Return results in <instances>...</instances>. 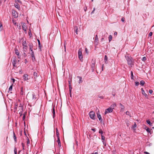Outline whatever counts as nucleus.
<instances>
[{
    "mask_svg": "<svg viewBox=\"0 0 154 154\" xmlns=\"http://www.w3.org/2000/svg\"><path fill=\"white\" fill-rule=\"evenodd\" d=\"M22 45L23 46V48L24 51H26L27 49V45L25 39L23 38H22Z\"/></svg>",
    "mask_w": 154,
    "mask_h": 154,
    "instance_id": "1",
    "label": "nucleus"
},
{
    "mask_svg": "<svg viewBox=\"0 0 154 154\" xmlns=\"http://www.w3.org/2000/svg\"><path fill=\"white\" fill-rule=\"evenodd\" d=\"M126 59L127 60L128 64L130 65V66L132 67V65L133 64V62L131 57H126Z\"/></svg>",
    "mask_w": 154,
    "mask_h": 154,
    "instance_id": "2",
    "label": "nucleus"
},
{
    "mask_svg": "<svg viewBox=\"0 0 154 154\" xmlns=\"http://www.w3.org/2000/svg\"><path fill=\"white\" fill-rule=\"evenodd\" d=\"M89 115L90 118L93 119H95V115L94 112L93 111H91L89 113Z\"/></svg>",
    "mask_w": 154,
    "mask_h": 154,
    "instance_id": "3",
    "label": "nucleus"
},
{
    "mask_svg": "<svg viewBox=\"0 0 154 154\" xmlns=\"http://www.w3.org/2000/svg\"><path fill=\"white\" fill-rule=\"evenodd\" d=\"M32 96V92L30 93H29L27 95L26 98L27 99H28L30 100H33V97Z\"/></svg>",
    "mask_w": 154,
    "mask_h": 154,
    "instance_id": "4",
    "label": "nucleus"
},
{
    "mask_svg": "<svg viewBox=\"0 0 154 154\" xmlns=\"http://www.w3.org/2000/svg\"><path fill=\"white\" fill-rule=\"evenodd\" d=\"M78 55H79V59L80 60H82L83 56H82V52L81 48L79 49V50Z\"/></svg>",
    "mask_w": 154,
    "mask_h": 154,
    "instance_id": "5",
    "label": "nucleus"
},
{
    "mask_svg": "<svg viewBox=\"0 0 154 154\" xmlns=\"http://www.w3.org/2000/svg\"><path fill=\"white\" fill-rule=\"evenodd\" d=\"M12 13L13 17L15 18H17L18 17V14L17 12L14 10H12Z\"/></svg>",
    "mask_w": 154,
    "mask_h": 154,
    "instance_id": "6",
    "label": "nucleus"
},
{
    "mask_svg": "<svg viewBox=\"0 0 154 154\" xmlns=\"http://www.w3.org/2000/svg\"><path fill=\"white\" fill-rule=\"evenodd\" d=\"M12 63L14 67H17V66L16 65L17 63V60L16 57H14L13 58L12 60Z\"/></svg>",
    "mask_w": 154,
    "mask_h": 154,
    "instance_id": "7",
    "label": "nucleus"
},
{
    "mask_svg": "<svg viewBox=\"0 0 154 154\" xmlns=\"http://www.w3.org/2000/svg\"><path fill=\"white\" fill-rule=\"evenodd\" d=\"M112 110L113 109L112 108L109 107L105 110V114H106L108 113L112 112Z\"/></svg>",
    "mask_w": 154,
    "mask_h": 154,
    "instance_id": "8",
    "label": "nucleus"
},
{
    "mask_svg": "<svg viewBox=\"0 0 154 154\" xmlns=\"http://www.w3.org/2000/svg\"><path fill=\"white\" fill-rule=\"evenodd\" d=\"M98 44V39L97 35H95L94 41V45L96 46Z\"/></svg>",
    "mask_w": 154,
    "mask_h": 154,
    "instance_id": "9",
    "label": "nucleus"
},
{
    "mask_svg": "<svg viewBox=\"0 0 154 154\" xmlns=\"http://www.w3.org/2000/svg\"><path fill=\"white\" fill-rule=\"evenodd\" d=\"M22 27L25 33H26V29H27V26H26V24L25 23H23L22 24Z\"/></svg>",
    "mask_w": 154,
    "mask_h": 154,
    "instance_id": "10",
    "label": "nucleus"
},
{
    "mask_svg": "<svg viewBox=\"0 0 154 154\" xmlns=\"http://www.w3.org/2000/svg\"><path fill=\"white\" fill-rule=\"evenodd\" d=\"M17 2H19V0H15V4L14 5L15 6V7L17 8L18 9H19V7L18 6V4L17 3Z\"/></svg>",
    "mask_w": 154,
    "mask_h": 154,
    "instance_id": "11",
    "label": "nucleus"
},
{
    "mask_svg": "<svg viewBox=\"0 0 154 154\" xmlns=\"http://www.w3.org/2000/svg\"><path fill=\"white\" fill-rule=\"evenodd\" d=\"M14 51L15 54L18 55V58H19V57H18L19 52L18 50L17 49V48H15Z\"/></svg>",
    "mask_w": 154,
    "mask_h": 154,
    "instance_id": "12",
    "label": "nucleus"
},
{
    "mask_svg": "<svg viewBox=\"0 0 154 154\" xmlns=\"http://www.w3.org/2000/svg\"><path fill=\"white\" fill-rule=\"evenodd\" d=\"M23 80L26 81L28 80V75L27 74H24L23 76Z\"/></svg>",
    "mask_w": 154,
    "mask_h": 154,
    "instance_id": "13",
    "label": "nucleus"
},
{
    "mask_svg": "<svg viewBox=\"0 0 154 154\" xmlns=\"http://www.w3.org/2000/svg\"><path fill=\"white\" fill-rule=\"evenodd\" d=\"M142 93L143 95L146 98H148V97L147 95L145 93L144 90H143V88L141 89Z\"/></svg>",
    "mask_w": 154,
    "mask_h": 154,
    "instance_id": "14",
    "label": "nucleus"
},
{
    "mask_svg": "<svg viewBox=\"0 0 154 154\" xmlns=\"http://www.w3.org/2000/svg\"><path fill=\"white\" fill-rule=\"evenodd\" d=\"M57 142H58V145L59 146H61V143H60V137L59 136H57Z\"/></svg>",
    "mask_w": 154,
    "mask_h": 154,
    "instance_id": "15",
    "label": "nucleus"
},
{
    "mask_svg": "<svg viewBox=\"0 0 154 154\" xmlns=\"http://www.w3.org/2000/svg\"><path fill=\"white\" fill-rule=\"evenodd\" d=\"M97 117L100 121H102V119L101 116L100 115L99 113H97Z\"/></svg>",
    "mask_w": 154,
    "mask_h": 154,
    "instance_id": "16",
    "label": "nucleus"
},
{
    "mask_svg": "<svg viewBox=\"0 0 154 154\" xmlns=\"http://www.w3.org/2000/svg\"><path fill=\"white\" fill-rule=\"evenodd\" d=\"M18 106V104L17 103L15 104V106L14 107V112H15L17 110V107Z\"/></svg>",
    "mask_w": 154,
    "mask_h": 154,
    "instance_id": "17",
    "label": "nucleus"
},
{
    "mask_svg": "<svg viewBox=\"0 0 154 154\" xmlns=\"http://www.w3.org/2000/svg\"><path fill=\"white\" fill-rule=\"evenodd\" d=\"M146 122L150 126H152V123H151L149 120H146Z\"/></svg>",
    "mask_w": 154,
    "mask_h": 154,
    "instance_id": "18",
    "label": "nucleus"
},
{
    "mask_svg": "<svg viewBox=\"0 0 154 154\" xmlns=\"http://www.w3.org/2000/svg\"><path fill=\"white\" fill-rule=\"evenodd\" d=\"M95 68V63H92L91 65V69L92 70V71L94 70Z\"/></svg>",
    "mask_w": 154,
    "mask_h": 154,
    "instance_id": "19",
    "label": "nucleus"
},
{
    "mask_svg": "<svg viewBox=\"0 0 154 154\" xmlns=\"http://www.w3.org/2000/svg\"><path fill=\"white\" fill-rule=\"evenodd\" d=\"M13 85V84H12L10 86V88H9V90L8 91V93L10 92L11 91H12Z\"/></svg>",
    "mask_w": 154,
    "mask_h": 154,
    "instance_id": "20",
    "label": "nucleus"
},
{
    "mask_svg": "<svg viewBox=\"0 0 154 154\" xmlns=\"http://www.w3.org/2000/svg\"><path fill=\"white\" fill-rule=\"evenodd\" d=\"M77 78H79V83H80L82 82V77L80 76H78Z\"/></svg>",
    "mask_w": 154,
    "mask_h": 154,
    "instance_id": "21",
    "label": "nucleus"
},
{
    "mask_svg": "<svg viewBox=\"0 0 154 154\" xmlns=\"http://www.w3.org/2000/svg\"><path fill=\"white\" fill-rule=\"evenodd\" d=\"M29 48H30V51H32V48H33V45H32V44H30L29 45Z\"/></svg>",
    "mask_w": 154,
    "mask_h": 154,
    "instance_id": "22",
    "label": "nucleus"
},
{
    "mask_svg": "<svg viewBox=\"0 0 154 154\" xmlns=\"http://www.w3.org/2000/svg\"><path fill=\"white\" fill-rule=\"evenodd\" d=\"M74 30L75 31V32L76 33V34H77V32H78V27L76 26H75L74 27Z\"/></svg>",
    "mask_w": 154,
    "mask_h": 154,
    "instance_id": "23",
    "label": "nucleus"
},
{
    "mask_svg": "<svg viewBox=\"0 0 154 154\" xmlns=\"http://www.w3.org/2000/svg\"><path fill=\"white\" fill-rule=\"evenodd\" d=\"M3 29L2 24L1 22H0V31H1Z\"/></svg>",
    "mask_w": 154,
    "mask_h": 154,
    "instance_id": "24",
    "label": "nucleus"
},
{
    "mask_svg": "<svg viewBox=\"0 0 154 154\" xmlns=\"http://www.w3.org/2000/svg\"><path fill=\"white\" fill-rule=\"evenodd\" d=\"M33 96L32 97H33V100H35L36 99V95L34 94V93L32 92Z\"/></svg>",
    "mask_w": 154,
    "mask_h": 154,
    "instance_id": "25",
    "label": "nucleus"
},
{
    "mask_svg": "<svg viewBox=\"0 0 154 154\" xmlns=\"http://www.w3.org/2000/svg\"><path fill=\"white\" fill-rule=\"evenodd\" d=\"M52 112H53V118H54V117L55 115V114L54 107L53 109Z\"/></svg>",
    "mask_w": 154,
    "mask_h": 154,
    "instance_id": "26",
    "label": "nucleus"
},
{
    "mask_svg": "<svg viewBox=\"0 0 154 154\" xmlns=\"http://www.w3.org/2000/svg\"><path fill=\"white\" fill-rule=\"evenodd\" d=\"M13 134H14V140L15 142H16L17 141V138L16 137V135L14 133V132H13Z\"/></svg>",
    "mask_w": 154,
    "mask_h": 154,
    "instance_id": "27",
    "label": "nucleus"
},
{
    "mask_svg": "<svg viewBox=\"0 0 154 154\" xmlns=\"http://www.w3.org/2000/svg\"><path fill=\"white\" fill-rule=\"evenodd\" d=\"M116 106V104L115 103H114L113 104H112V105L111 106V108H112V109H113Z\"/></svg>",
    "mask_w": 154,
    "mask_h": 154,
    "instance_id": "28",
    "label": "nucleus"
},
{
    "mask_svg": "<svg viewBox=\"0 0 154 154\" xmlns=\"http://www.w3.org/2000/svg\"><path fill=\"white\" fill-rule=\"evenodd\" d=\"M112 39V36L111 35H110L109 37V42H110Z\"/></svg>",
    "mask_w": 154,
    "mask_h": 154,
    "instance_id": "29",
    "label": "nucleus"
},
{
    "mask_svg": "<svg viewBox=\"0 0 154 154\" xmlns=\"http://www.w3.org/2000/svg\"><path fill=\"white\" fill-rule=\"evenodd\" d=\"M145 82H144V81H143V80H142V81H140V84L141 85H142L143 86V85H144V84H145Z\"/></svg>",
    "mask_w": 154,
    "mask_h": 154,
    "instance_id": "30",
    "label": "nucleus"
},
{
    "mask_svg": "<svg viewBox=\"0 0 154 154\" xmlns=\"http://www.w3.org/2000/svg\"><path fill=\"white\" fill-rule=\"evenodd\" d=\"M101 140L102 141L105 140V137L102 134H101Z\"/></svg>",
    "mask_w": 154,
    "mask_h": 154,
    "instance_id": "31",
    "label": "nucleus"
},
{
    "mask_svg": "<svg viewBox=\"0 0 154 154\" xmlns=\"http://www.w3.org/2000/svg\"><path fill=\"white\" fill-rule=\"evenodd\" d=\"M131 79H134V75L133 74V72L132 71H131Z\"/></svg>",
    "mask_w": 154,
    "mask_h": 154,
    "instance_id": "32",
    "label": "nucleus"
},
{
    "mask_svg": "<svg viewBox=\"0 0 154 154\" xmlns=\"http://www.w3.org/2000/svg\"><path fill=\"white\" fill-rule=\"evenodd\" d=\"M23 88H21V92H20V94L21 95H23Z\"/></svg>",
    "mask_w": 154,
    "mask_h": 154,
    "instance_id": "33",
    "label": "nucleus"
},
{
    "mask_svg": "<svg viewBox=\"0 0 154 154\" xmlns=\"http://www.w3.org/2000/svg\"><path fill=\"white\" fill-rule=\"evenodd\" d=\"M21 100L23 102L24 101V97L21 96Z\"/></svg>",
    "mask_w": 154,
    "mask_h": 154,
    "instance_id": "34",
    "label": "nucleus"
},
{
    "mask_svg": "<svg viewBox=\"0 0 154 154\" xmlns=\"http://www.w3.org/2000/svg\"><path fill=\"white\" fill-rule=\"evenodd\" d=\"M137 127V125L135 122H134V125L132 126V128H134Z\"/></svg>",
    "mask_w": 154,
    "mask_h": 154,
    "instance_id": "35",
    "label": "nucleus"
},
{
    "mask_svg": "<svg viewBox=\"0 0 154 154\" xmlns=\"http://www.w3.org/2000/svg\"><path fill=\"white\" fill-rule=\"evenodd\" d=\"M99 133L101 134H102L103 133V131H102V130L101 129H100L99 130Z\"/></svg>",
    "mask_w": 154,
    "mask_h": 154,
    "instance_id": "36",
    "label": "nucleus"
},
{
    "mask_svg": "<svg viewBox=\"0 0 154 154\" xmlns=\"http://www.w3.org/2000/svg\"><path fill=\"white\" fill-rule=\"evenodd\" d=\"M120 105L122 106L121 108V110H123L124 109V106L121 104L120 103Z\"/></svg>",
    "mask_w": 154,
    "mask_h": 154,
    "instance_id": "37",
    "label": "nucleus"
},
{
    "mask_svg": "<svg viewBox=\"0 0 154 154\" xmlns=\"http://www.w3.org/2000/svg\"><path fill=\"white\" fill-rule=\"evenodd\" d=\"M14 152L15 154H17V149L16 148H15L14 149Z\"/></svg>",
    "mask_w": 154,
    "mask_h": 154,
    "instance_id": "38",
    "label": "nucleus"
},
{
    "mask_svg": "<svg viewBox=\"0 0 154 154\" xmlns=\"http://www.w3.org/2000/svg\"><path fill=\"white\" fill-rule=\"evenodd\" d=\"M13 23H14V25L15 26L17 25V26L18 27V23H17L16 22H15L14 20H13Z\"/></svg>",
    "mask_w": 154,
    "mask_h": 154,
    "instance_id": "39",
    "label": "nucleus"
},
{
    "mask_svg": "<svg viewBox=\"0 0 154 154\" xmlns=\"http://www.w3.org/2000/svg\"><path fill=\"white\" fill-rule=\"evenodd\" d=\"M37 72H34V75L35 76H36V77H37Z\"/></svg>",
    "mask_w": 154,
    "mask_h": 154,
    "instance_id": "40",
    "label": "nucleus"
},
{
    "mask_svg": "<svg viewBox=\"0 0 154 154\" xmlns=\"http://www.w3.org/2000/svg\"><path fill=\"white\" fill-rule=\"evenodd\" d=\"M146 131L148 133H150L151 131L150 130V129L149 128H147L146 129Z\"/></svg>",
    "mask_w": 154,
    "mask_h": 154,
    "instance_id": "41",
    "label": "nucleus"
},
{
    "mask_svg": "<svg viewBox=\"0 0 154 154\" xmlns=\"http://www.w3.org/2000/svg\"><path fill=\"white\" fill-rule=\"evenodd\" d=\"M107 59L108 58L106 55H105L104 57V60L106 61L107 60Z\"/></svg>",
    "mask_w": 154,
    "mask_h": 154,
    "instance_id": "42",
    "label": "nucleus"
},
{
    "mask_svg": "<svg viewBox=\"0 0 154 154\" xmlns=\"http://www.w3.org/2000/svg\"><path fill=\"white\" fill-rule=\"evenodd\" d=\"M135 85L136 86H138L139 84V82H135Z\"/></svg>",
    "mask_w": 154,
    "mask_h": 154,
    "instance_id": "43",
    "label": "nucleus"
},
{
    "mask_svg": "<svg viewBox=\"0 0 154 154\" xmlns=\"http://www.w3.org/2000/svg\"><path fill=\"white\" fill-rule=\"evenodd\" d=\"M85 51L86 53L88 54V50L86 48H85Z\"/></svg>",
    "mask_w": 154,
    "mask_h": 154,
    "instance_id": "44",
    "label": "nucleus"
},
{
    "mask_svg": "<svg viewBox=\"0 0 154 154\" xmlns=\"http://www.w3.org/2000/svg\"><path fill=\"white\" fill-rule=\"evenodd\" d=\"M146 59V58L145 57H143L142 59V60L145 61Z\"/></svg>",
    "mask_w": 154,
    "mask_h": 154,
    "instance_id": "45",
    "label": "nucleus"
},
{
    "mask_svg": "<svg viewBox=\"0 0 154 154\" xmlns=\"http://www.w3.org/2000/svg\"><path fill=\"white\" fill-rule=\"evenodd\" d=\"M126 115H127L130 116V113L129 112H128V111H127V112H126Z\"/></svg>",
    "mask_w": 154,
    "mask_h": 154,
    "instance_id": "46",
    "label": "nucleus"
},
{
    "mask_svg": "<svg viewBox=\"0 0 154 154\" xmlns=\"http://www.w3.org/2000/svg\"><path fill=\"white\" fill-rule=\"evenodd\" d=\"M38 44L39 45V47H40V41L39 40H38Z\"/></svg>",
    "mask_w": 154,
    "mask_h": 154,
    "instance_id": "47",
    "label": "nucleus"
},
{
    "mask_svg": "<svg viewBox=\"0 0 154 154\" xmlns=\"http://www.w3.org/2000/svg\"><path fill=\"white\" fill-rule=\"evenodd\" d=\"M152 34V33L151 32H150L149 34V36H151Z\"/></svg>",
    "mask_w": 154,
    "mask_h": 154,
    "instance_id": "48",
    "label": "nucleus"
},
{
    "mask_svg": "<svg viewBox=\"0 0 154 154\" xmlns=\"http://www.w3.org/2000/svg\"><path fill=\"white\" fill-rule=\"evenodd\" d=\"M153 91L152 90H149V92L150 94H151L152 93Z\"/></svg>",
    "mask_w": 154,
    "mask_h": 154,
    "instance_id": "49",
    "label": "nucleus"
},
{
    "mask_svg": "<svg viewBox=\"0 0 154 154\" xmlns=\"http://www.w3.org/2000/svg\"><path fill=\"white\" fill-rule=\"evenodd\" d=\"M104 64H103L102 66V67H101V68H102V71H103V68H104Z\"/></svg>",
    "mask_w": 154,
    "mask_h": 154,
    "instance_id": "50",
    "label": "nucleus"
},
{
    "mask_svg": "<svg viewBox=\"0 0 154 154\" xmlns=\"http://www.w3.org/2000/svg\"><path fill=\"white\" fill-rule=\"evenodd\" d=\"M27 144H29V143H30V142H29V139H28L27 140Z\"/></svg>",
    "mask_w": 154,
    "mask_h": 154,
    "instance_id": "51",
    "label": "nucleus"
},
{
    "mask_svg": "<svg viewBox=\"0 0 154 154\" xmlns=\"http://www.w3.org/2000/svg\"><path fill=\"white\" fill-rule=\"evenodd\" d=\"M20 107L21 108V109L23 110V107L22 106V105L21 104V103L20 104Z\"/></svg>",
    "mask_w": 154,
    "mask_h": 154,
    "instance_id": "52",
    "label": "nucleus"
},
{
    "mask_svg": "<svg viewBox=\"0 0 154 154\" xmlns=\"http://www.w3.org/2000/svg\"><path fill=\"white\" fill-rule=\"evenodd\" d=\"M102 142H103V144L104 146H106V142L104 141H104H102Z\"/></svg>",
    "mask_w": 154,
    "mask_h": 154,
    "instance_id": "53",
    "label": "nucleus"
},
{
    "mask_svg": "<svg viewBox=\"0 0 154 154\" xmlns=\"http://www.w3.org/2000/svg\"><path fill=\"white\" fill-rule=\"evenodd\" d=\"M31 55L32 56V57H34V52H33V51H32V53L31 54Z\"/></svg>",
    "mask_w": 154,
    "mask_h": 154,
    "instance_id": "54",
    "label": "nucleus"
},
{
    "mask_svg": "<svg viewBox=\"0 0 154 154\" xmlns=\"http://www.w3.org/2000/svg\"><path fill=\"white\" fill-rule=\"evenodd\" d=\"M25 119V115H23V119L24 120Z\"/></svg>",
    "mask_w": 154,
    "mask_h": 154,
    "instance_id": "55",
    "label": "nucleus"
},
{
    "mask_svg": "<svg viewBox=\"0 0 154 154\" xmlns=\"http://www.w3.org/2000/svg\"><path fill=\"white\" fill-rule=\"evenodd\" d=\"M121 21L122 22H124L125 21V19H124V18H122L121 19Z\"/></svg>",
    "mask_w": 154,
    "mask_h": 154,
    "instance_id": "56",
    "label": "nucleus"
},
{
    "mask_svg": "<svg viewBox=\"0 0 154 154\" xmlns=\"http://www.w3.org/2000/svg\"><path fill=\"white\" fill-rule=\"evenodd\" d=\"M56 132H57L56 134L57 135V136H59V133L58 132V131L57 130Z\"/></svg>",
    "mask_w": 154,
    "mask_h": 154,
    "instance_id": "57",
    "label": "nucleus"
},
{
    "mask_svg": "<svg viewBox=\"0 0 154 154\" xmlns=\"http://www.w3.org/2000/svg\"><path fill=\"white\" fill-rule=\"evenodd\" d=\"M11 79V80L13 81V83H14V82H15V79H13V78L12 79Z\"/></svg>",
    "mask_w": 154,
    "mask_h": 154,
    "instance_id": "58",
    "label": "nucleus"
},
{
    "mask_svg": "<svg viewBox=\"0 0 154 154\" xmlns=\"http://www.w3.org/2000/svg\"><path fill=\"white\" fill-rule=\"evenodd\" d=\"M144 153L145 154H149V153L147 152H145Z\"/></svg>",
    "mask_w": 154,
    "mask_h": 154,
    "instance_id": "59",
    "label": "nucleus"
},
{
    "mask_svg": "<svg viewBox=\"0 0 154 154\" xmlns=\"http://www.w3.org/2000/svg\"><path fill=\"white\" fill-rule=\"evenodd\" d=\"M91 130H92L94 131H96V129L95 128H92L91 129Z\"/></svg>",
    "mask_w": 154,
    "mask_h": 154,
    "instance_id": "60",
    "label": "nucleus"
},
{
    "mask_svg": "<svg viewBox=\"0 0 154 154\" xmlns=\"http://www.w3.org/2000/svg\"><path fill=\"white\" fill-rule=\"evenodd\" d=\"M69 86H71V83L70 82H69Z\"/></svg>",
    "mask_w": 154,
    "mask_h": 154,
    "instance_id": "61",
    "label": "nucleus"
},
{
    "mask_svg": "<svg viewBox=\"0 0 154 154\" xmlns=\"http://www.w3.org/2000/svg\"><path fill=\"white\" fill-rule=\"evenodd\" d=\"M69 90H71L72 89V88L71 87V86H69Z\"/></svg>",
    "mask_w": 154,
    "mask_h": 154,
    "instance_id": "62",
    "label": "nucleus"
},
{
    "mask_svg": "<svg viewBox=\"0 0 154 154\" xmlns=\"http://www.w3.org/2000/svg\"><path fill=\"white\" fill-rule=\"evenodd\" d=\"M114 35H117V32H115L114 33Z\"/></svg>",
    "mask_w": 154,
    "mask_h": 154,
    "instance_id": "63",
    "label": "nucleus"
},
{
    "mask_svg": "<svg viewBox=\"0 0 154 154\" xmlns=\"http://www.w3.org/2000/svg\"><path fill=\"white\" fill-rule=\"evenodd\" d=\"M92 154H98V153L97 152H95V153H93Z\"/></svg>",
    "mask_w": 154,
    "mask_h": 154,
    "instance_id": "64",
    "label": "nucleus"
}]
</instances>
